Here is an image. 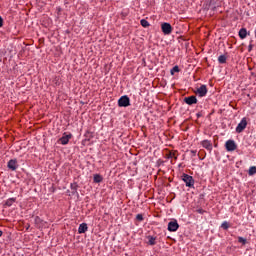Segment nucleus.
I'll return each mask as SVG.
<instances>
[{
    "label": "nucleus",
    "instance_id": "nucleus-1",
    "mask_svg": "<svg viewBox=\"0 0 256 256\" xmlns=\"http://www.w3.org/2000/svg\"><path fill=\"white\" fill-rule=\"evenodd\" d=\"M182 181H184L186 187H195V179H193V176L189 174H182Z\"/></svg>",
    "mask_w": 256,
    "mask_h": 256
},
{
    "label": "nucleus",
    "instance_id": "nucleus-2",
    "mask_svg": "<svg viewBox=\"0 0 256 256\" xmlns=\"http://www.w3.org/2000/svg\"><path fill=\"white\" fill-rule=\"evenodd\" d=\"M129 105H131V99H129V96L124 95L119 98L118 107H129Z\"/></svg>",
    "mask_w": 256,
    "mask_h": 256
},
{
    "label": "nucleus",
    "instance_id": "nucleus-3",
    "mask_svg": "<svg viewBox=\"0 0 256 256\" xmlns=\"http://www.w3.org/2000/svg\"><path fill=\"white\" fill-rule=\"evenodd\" d=\"M162 33L164 35H171L173 33V26H171L169 23L164 22L161 24Z\"/></svg>",
    "mask_w": 256,
    "mask_h": 256
},
{
    "label": "nucleus",
    "instance_id": "nucleus-4",
    "mask_svg": "<svg viewBox=\"0 0 256 256\" xmlns=\"http://www.w3.org/2000/svg\"><path fill=\"white\" fill-rule=\"evenodd\" d=\"M247 129V118H242L240 123L236 127V133H243Z\"/></svg>",
    "mask_w": 256,
    "mask_h": 256
},
{
    "label": "nucleus",
    "instance_id": "nucleus-5",
    "mask_svg": "<svg viewBox=\"0 0 256 256\" xmlns=\"http://www.w3.org/2000/svg\"><path fill=\"white\" fill-rule=\"evenodd\" d=\"M209 90H207V85L202 84L199 88L196 89L195 94L200 97H205Z\"/></svg>",
    "mask_w": 256,
    "mask_h": 256
},
{
    "label": "nucleus",
    "instance_id": "nucleus-6",
    "mask_svg": "<svg viewBox=\"0 0 256 256\" xmlns=\"http://www.w3.org/2000/svg\"><path fill=\"white\" fill-rule=\"evenodd\" d=\"M73 137V134L64 133L63 136L58 140V143L60 145H67L69 143V140Z\"/></svg>",
    "mask_w": 256,
    "mask_h": 256
},
{
    "label": "nucleus",
    "instance_id": "nucleus-7",
    "mask_svg": "<svg viewBox=\"0 0 256 256\" xmlns=\"http://www.w3.org/2000/svg\"><path fill=\"white\" fill-rule=\"evenodd\" d=\"M226 151H235L237 149V144L235 140H227L225 143Z\"/></svg>",
    "mask_w": 256,
    "mask_h": 256
},
{
    "label": "nucleus",
    "instance_id": "nucleus-8",
    "mask_svg": "<svg viewBox=\"0 0 256 256\" xmlns=\"http://www.w3.org/2000/svg\"><path fill=\"white\" fill-rule=\"evenodd\" d=\"M184 103H186V105H197L198 100H197V96H188L184 98Z\"/></svg>",
    "mask_w": 256,
    "mask_h": 256
},
{
    "label": "nucleus",
    "instance_id": "nucleus-9",
    "mask_svg": "<svg viewBox=\"0 0 256 256\" xmlns=\"http://www.w3.org/2000/svg\"><path fill=\"white\" fill-rule=\"evenodd\" d=\"M177 229H179V223L177 220H173L168 223V231L175 232Z\"/></svg>",
    "mask_w": 256,
    "mask_h": 256
},
{
    "label": "nucleus",
    "instance_id": "nucleus-10",
    "mask_svg": "<svg viewBox=\"0 0 256 256\" xmlns=\"http://www.w3.org/2000/svg\"><path fill=\"white\" fill-rule=\"evenodd\" d=\"M201 145L204 149H207V151H212L213 150V144L209 140H203L201 142Z\"/></svg>",
    "mask_w": 256,
    "mask_h": 256
},
{
    "label": "nucleus",
    "instance_id": "nucleus-11",
    "mask_svg": "<svg viewBox=\"0 0 256 256\" xmlns=\"http://www.w3.org/2000/svg\"><path fill=\"white\" fill-rule=\"evenodd\" d=\"M146 239H147V245H150L151 247H153L154 245H157V237L149 235L146 237Z\"/></svg>",
    "mask_w": 256,
    "mask_h": 256
},
{
    "label": "nucleus",
    "instance_id": "nucleus-12",
    "mask_svg": "<svg viewBox=\"0 0 256 256\" xmlns=\"http://www.w3.org/2000/svg\"><path fill=\"white\" fill-rule=\"evenodd\" d=\"M89 227L87 226V223H82L78 227V233L81 235L83 233H87Z\"/></svg>",
    "mask_w": 256,
    "mask_h": 256
},
{
    "label": "nucleus",
    "instance_id": "nucleus-13",
    "mask_svg": "<svg viewBox=\"0 0 256 256\" xmlns=\"http://www.w3.org/2000/svg\"><path fill=\"white\" fill-rule=\"evenodd\" d=\"M8 169H11V171L17 170V160L12 159L8 162Z\"/></svg>",
    "mask_w": 256,
    "mask_h": 256
},
{
    "label": "nucleus",
    "instance_id": "nucleus-14",
    "mask_svg": "<svg viewBox=\"0 0 256 256\" xmlns=\"http://www.w3.org/2000/svg\"><path fill=\"white\" fill-rule=\"evenodd\" d=\"M178 153L177 151H170L168 154H166L167 159H174L175 161H177V157H178Z\"/></svg>",
    "mask_w": 256,
    "mask_h": 256
},
{
    "label": "nucleus",
    "instance_id": "nucleus-15",
    "mask_svg": "<svg viewBox=\"0 0 256 256\" xmlns=\"http://www.w3.org/2000/svg\"><path fill=\"white\" fill-rule=\"evenodd\" d=\"M239 37H240V39H245L247 37V29L246 28H241L239 30Z\"/></svg>",
    "mask_w": 256,
    "mask_h": 256
},
{
    "label": "nucleus",
    "instance_id": "nucleus-16",
    "mask_svg": "<svg viewBox=\"0 0 256 256\" xmlns=\"http://www.w3.org/2000/svg\"><path fill=\"white\" fill-rule=\"evenodd\" d=\"M218 63H220L221 65L227 63V56L226 55H220L218 57Z\"/></svg>",
    "mask_w": 256,
    "mask_h": 256
},
{
    "label": "nucleus",
    "instance_id": "nucleus-17",
    "mask_svg": "<svg viewBox=\"0 0 256 256\" xmlns=\"http://www.w3.org/2000/svg\"><path fill=\"white\" fill-rule=\"evenodd\" d=\"M15 201H17V198H9L8 200H6L5 205L7 207H11V205H13V203H15Z\"/></svg>",
    "mask_w": 256,
    "mask_h": 256
},
{
    "label": "nucleus",
    "instance_id": "nucleus-18",
    "mask_svg": "<svg viewBox=\"0 0 256 256\" xmlns=\"http://www.w3.org/2000/svg\"><path fill=\"white\" fill-rule=\"evenodd\" d=\"M101 181H103V176H101L99 174H95L94 175V183H101Z\"/></svg>",
    "mask_w": 256,
    "mask_h": 256
},
{
    "label": "nucleus",
    "instance_id": "nucleus-19",
    "mask_svg": "<svg viewBox=\"0 0 256 256\" xmlns=\"http://www.w3.org/2000/svg\"><path fill=\"white\" fill-rule=\"evenodd\" d=\"M248 175H250V177L256 175V166H251L249 168Z\"/></svg>",
    "mask_w": 256,
    "mask_h": 256
},
{
    "label": "nucleus",
    "instance_id": "nucleus-20",
    "mask_svg": "<svg viewBox=\"0 0 256 256\" xmlns=\"http://www.w3.org/2000/svg\"><path fill=\"white\" fill-rule=\"evenodd\" d=\"M179 71H181V69H179V66L176 65L171 69L170 74L175 75V73H179Z\"/></svg>",
    "mask_w": 256,
    "mask_h": 256
},
{
    "label": "nucleus",
    "instance_id": "nucleus-21",
    "mask_svg": "<svg viewBox=\"0 0 256 256\" xmlns=\"http://www.w3.org/2000/svg\"><path fill=\"white\" fill-rule=\"evenodd\" d=\"M140 25H142V27H145V28H147V27H149V21H147V20H145V19H142L141 21H140Z\"/></svg>",
    "mask_w": 256,
    "mask_h": 256
},
{
    "label": "nucleus",
    "instance_id": "nucleus-22",
    "mask_svg": "<svg viewBox=\"0 0 256 256\" xmlns=\"http://www.w3.org/2000/svg\"><path fill=\"white\" fill-rule=\"evenodd\" d=\"M238 243H241L242 245H247V239L239 236Z\"/></svg>",
    "mask_w": 256,
    "mask_h": 256
},
{
    "label": "nucleus",
    "instance_id": "nucleus-23",
    "mask_svg": "<svg viewBox=\"0 0 256 256\" xmlns=\"http://www.w3.org/2000/svg\"><path fill=\"white\" fill-rule=\"evenodd\" d=\"M221 227H222V229H224L225 231H227V229H229V222L224 221V222L221 224Z\"/></svg>",
    "mask_w": 256,
    "mask_h": 256
},
{
    "label": "nucleus",
    "instance_id": "nucleus-24",
    "mask_svg": "<svg viewBox=\"0 0 256 256\" xmlns=\"http://www.w3.org/2000/svg\"><path fill=\"white\" fill-rule=\"evenodd\" d=\"M71 190L73 191V193H77V188L79 187L78 185H77V183H74V184H71Z\"/></svg>",
    "mask_w": 256,
    "mask_h": 256
},
{
    "label": "nucleus",
    "instance_id": "nucleus-25",
    "mask_svg": "<svg viewBox=\"0 0 256 256\" xmlns=\"http://www.w3.org/2000/svg\"><path fill=\"white\" fill-rule=\"evenodd\" d=\"M252 43H253V40L250 41V44L248 46L249 53H251L253 51V44Z\"/></svg>",
    "mask_w": 256,
    "mask_h": 256
},
{
    "label": "nucleus",
    "instance_id": "nucleus-26",
    "mask_svg": "<svg viewBox=\"0 0 256 256\" xmlns=\"http://www.w3.org/2000/svg\"><path fill=\"white\" fill-rule=\"evenodd\" d=\"M136 219H137L139 222L143 221V214H137V215H136Z\"/></svg>",
    "mask_w": 256,
    "mask_h": 256
},
{
    "label": "nucleus",
    "instance_id": "nucleus-27",
    "mask_svg": "<svg viewBox=\"0 0 256 256\" xmlns=\"http://www.w3.org/2000/svg\"><path fill=\"white\" fill-rule=\"evenodd\" d=\"M197 213H199L200 215H203V213H205V210H203V209H198V210H197Z\"/></svg>",
    "mask_w": 256,
    "mask_h": 256
},
{
    "label": "nucleus",
    "instance_id": "nucleus-28",
    "mask_svg": "<svg viewBox=\"0 0 256 256\" xmlns=\"http://www.w3.org/2000/svg\"><path fill=\"white\" fill-rule=\"evenodd\" d=\"M0 27H3V18L0 16Z\"/></svg>",
    "mask_w": 256,
    "mask_h": 256
},
{
    "label": "nucleus",
    "instance_id": "nucleus-29",
    "mask_svg": "<svg viewBox=\"0 0 256 256\" xmlns=\"http://www.w3.org/2000/svg\"><path fill=\"white\" fill-rule=\"evenodd\" d=\"M196 116H197V118L199 119V117H202L203 114H201V112H199V113L196 114Z\"/></svg>",
    "mask_w": 256,
    "mask_h": 256
},
{
    "label": "nucleus",
    "instance_id": "nucleus-30",
    "mask_svg": "<svg viewBox=\"0 0 256 256\" xmlns=\"http://www.w3.org/2000/svg\"><path fill=\"white\" fill-rule=\"evenodd\" d=\"M0 237H3V231L0 229Z\"/></svg>",
    "mask_w": 256,
    "mask_h": 256
}]
</instances>
